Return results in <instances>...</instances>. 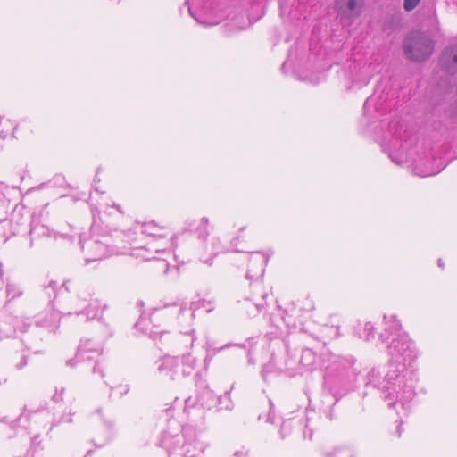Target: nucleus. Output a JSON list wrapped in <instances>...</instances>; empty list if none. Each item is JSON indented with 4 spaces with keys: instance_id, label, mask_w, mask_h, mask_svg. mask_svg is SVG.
I'll return each instance as SVG.
<instances>
[{
    "instance_id": "5fc2aeb1",
    "label": "nucleus",
    "mask_w": 457,
    "mask_h": 457,
    "mask_svg": "<svg viewBox=\"0 0 457 457\" xmlns=\"http://www.w3.org/2000/svg\"><path fill=\"white\" fill-rule=\"evenodd\" d=\"M0 137H1V138H3V139H4V138H5V134H4V131H1V132H0Z\"/></svg>"
},
{
    "instance_id": "9d476101",
    "label": "nucleus",
    "mask_w": 457,
    "mask_h": 457,
    "mask_svg": "<svg viewBox=\"0 0 457 457\" xmlns=\"http://www.w3.org/2000/svg\"><path fill=\"white\" fill-rule=\"evenodd\" d=\"M50 420L51 413L48 410L28 411L25 408L18 418L17 424L21 428L27 431L28 435L31 436V440L35 443L40 432L46 428Z\"/></svg>"
},
{
    "instance_id": "a19ab883",
    "label": "nucleus",
    "mask_w": 457,
    "mask_h": 457,
    "mask_svg": "<svg viewBox=\"0 0 457 457\" xmlns=\"http://www.w3.org/2000/svg\"><path fill=\"white\" fill-rule=\"evenodd\" d=\"M93 374L98 375L101 378H104L105 377L104 369L103 365H101L99 362H96L93 369H92Z\"/></svg>"
},
{
    "instance_id": "aec40b11",
    "label": "nucleus",
    "mask_w": 457,
    "mask_h": 457,
    "mask_svg": "<svg viewBox=\"0 0 457 457\" xmlns=\"http://www.w3.org/2000/svg\"><path fill=\"white\" fill-rule=\"evenodd\" d=\"M269 257L261 252L252 253L249 256V268L246 272L248 279L258 280L263 276Z\"/></svg>"
},
{
    "instance_id": "de8ad7c7",
    "label": "nucleus",
    "mask_w": 457,
    "mask_h": 457,
    "mask_svg": "<svg viewBox=\"0 0 457 457\" xmlns=\"http://www.w3.org/2000/svg\"><path fill=\"white\" fill-rule=\"evenodd\" d=\"M27 457H42V454L40 453H38L37 451L33 450L29 453Z\"/></svg>"
},
{
    "instance_id": "72a5a7b5",
    "label": "nucleus",
    "mask_w": 457,
    "mask_h": 457,
    "mask_svg": "<svg viewBox=\"0 0 457 457\" xmlns=\"http://www.w3.org/2000/svg\"><path fill=\"white\" fill-rule=\"evenodd\" d=\"M372 76L371 67L370 65H364L360 71V77H356L354 79V82L358 84L360 87L365 86L369 83L370 78Z\"/></svg>"
},
{
    "instance_id": "c9c22d12",
    "label": "nucleus",
    "mask_w": 457,
    "mask_h": 457,
    "mask_svg": "<svg viewBox=\"0 0 457 457\" xmlns=\"http://www.w3.org/2000/svg\"><path fill=\"white\" fill-rule=\"evenodd\" d=\"M129 391V386L128 384H120L115 386H110L109 397L118 396L122 397Z\"/></svg>"
},
{
    "instance_id": "37998d69",
    "label": "nucleus",
    "mask_w": 457,
    "mask_h": 457,
    "mask_svg": "<svg viewBox=\"0 0 457 457\" xmlns=\"http://www.w3.org/2000/svg\"><path fill=\"white\" fill-rule=\"evenodd\" d=\"M197 302L204 303V305H200V308H204L207 312H211L214 308V303L212 301L198 300Z\"/></svg>"
},
{
    "instance_id": "39448f33",
    "label": "nucleus",
    "mask_w": 457,
    "mask_h": 457,
    "mask_svg": "<svg viewBox=\"0 0 457 457\" xmlns=\"http://www.w3.org/2000/svg\"><path fill=\"white\" fill-rule=\"evenodd\" d=\"M168 228L159 225L154 220L146 222H136L128 230H121L117 233L116 237H121L125 244L133 245L135 242H148L153 239H159V245L162 250L173 245V237H170Z\"/></svg>"
},
{
    "instance_id": "c85d7f7f",
    "label": "nucleus",
    "mask_w": 457,
    "mask_h": 457,
    "mask_svg": "<svg viewBox=\"0 0 457 457\" xmlns=\"http://www.w3.org/2000/svg\"><path fill=\"white\" fill-rule=\"evenodd\" d=\"M209 225V219L206 217H203L197 221V224L195 226V232L197 235L198 239H200L203 243H205V241L208 238Z\"/></svg>"
},
{
    "instance_id": "f704fd0d",
    "label": "nucleus",
    "mask_w": 457,
    "mask_h": 457,
    "mask_svg": "<svg viewBox=\"0 0 457 457\" xmlns=\"http://www.w3.org/2000/svg\"><path fill=\"white\" fill-rule=\"evenodd\" d=\"M231 346H240V345H236V344H226L220 347H214L212 345V343L210 342H206V346H205V350H206V357H205V361L208 360V359H212L215 354L222 352L223 350L225 349H228Z\"/></svg>"
},
{
    "instance_id": "e433bc0d",
    "label": "nucleus",
    "mask_w": 457,
    "mask_h": 457,
    "mask_svg": "<svg viewBox=\"0 0 457 457\" xmlns=\"http://www.w3.org/2000/svg\"><path fill=\"white\" fill-rule=\"evenodd\" d=\"M326 457H353V453L347 447H337L328 452Z\"/></svg>"
},
{
    "instance_id": "6ab92c4d",
    "label": "nucleus",
    "mask_w": 457,
    "mask_h": 457,
    "mask_svg": "<svg viewBox=\"0 0 457 457\" xmlns=\"http://www.w3.org/2000/svg\"><path fill=\"white\" fill-rule=\"evenodd\" d=\"M155 366L160 377L174 380L179 375V359L176 356L165 355L156 361Z\"/></svg>"
},
{
    "instance_id": "473e14b6",
    "label": "nucleus",
    "mask_w": 457,
    "mask_h": 457,
    "mask_svg": "<svg viewBox=\"0 0 457 457\" xmlns=\"http://www.w3.org/2000/svg\"><path fill=\"white\" fill-rule=\"evenodd\" d=\"M88 300L80 299L79 295L77 296H71L69 299H67L66 302L62 303L60 304L61 312L62 315H69L66 311H64V308L71 307V306H79L80 304H87Z\"/></svg>"
},
{
    "instance_id": "a878e982",
    "label": "nucleus",
    "mask_w": 457,
    "mask_h": 457,
    "mask_svg": "<svg viewBox=\"0 0 457 457\" xmlns=\"http://www.w3.org/2000/svg\"><path fill=\"white\" fill-rule=\"evenodd\" d=\"M179 359V364H181V371L183 376L191 375L197 366V359L194 357L190 353L183 354Z\"/></svg>"
},
{
    "instance_id": "f3484780",
    "label": "nucleus",
    "mask_w": 457,
    "mask_h": 457,
    "mask_svg": "<svg viewBox=\"0 0 457 457\" xmlns=\"http://www.w3.org/2000/svg\"><path fill=\"white\" fill-rule=\"evenodd\" d=\"M308 419L307 418H292L285 420L280 428V434L282 438H285L287 436H289L291 432H294L295 435H299L302 438H312V432L308 431Z\"/></svg>"
},
{
    "instance_id": "a18cd8bd",
    "label": "nucleus",
    "mask_w": 457,
    "mask_h": 457,
    "mask_svg": "<svg viewBox=\"0 0 457 457\" xmlns=\"http://www.w3.org/2000/svg\"><path fill=\"white\" fill-rule=\"evenodd\" d=\"M26 364H27V357H26L25 355H23V356L21 357V362L17 363V364L15 365V368H16L17 370H21V369H22Z\"/></svg>"
},
{
    "instance_id": "6e6552de",
    "label": "nucleus",
    "mask_w": 457,
    "mask_h": 457,
    "mask_svg": "<svg viewBox=\"0 0 457 457\" xmlns=\"http://www.w3.org/2000/svg\"><path fill=\"white\" fill-rule=\"evenodd\" d=\"M69 281L63 282L57 290V283L50 281L49 284L44 288L43 295L48 297V303L46 308L40 312L36 320V325L43 328H47L51 331H54L59 325V321L62 313L60 311L54 309L53 303L57 296H62L65 293H68Z\"/></svg>"
},
{
    "instance_id": "4d7b16f0",
    "label": "nucleus",
    "mask_w": 457,
    "mask_h": 457,
    "mask_svg": "<svg viewBox=\"0 0 457 457\" xmlns=\"http://www.w3.org/2000/svg\"><path fill=\"white\" fill-rule=\"evenodd\" d=\"M282 321H284L287 324V326H289V322L287 321L284 318H282Z\"/></svg>"
},
{
    "instance_id": "5701e85b",
    "label": "nucleus",
    "mask_w": 457,
    "mask_h": 457,
    "mask_svg": "<svg viewBox=\"0 0 457 457\" xmlns=\"http://www.w3.org/2000/svg\"><path fill=\"white\" fill-rule=\"evenodd\" d=\"M300 364L303 371H312L318 367L322 369V355L318 358L312 349L306 348L302 353Z\"/></svg>"
},
{
    "instance_id": "f257e3e1",
    "label": "nucleus",
    "mask_w": 457,
    "mask_h": 457,
    "mask_svg": "<svg viewBox=\"0 0 457 457\" xmlns=\"http://www.w3.org/2000/svg\"><path fill=\"white\" fill-rule=\"evenodd\" d=\"M389 361L383 367L372 368L366 377V386L376 388L389 409L403 414L410 408L415 393L416 376L407 369L419 355L408 334H399L386 345Z\"/></svg>"
},
{
    "instance_id": "f03ea898",
    "label": "nucleus",
    "mask_w": 457,
    "mask_h": 457,
    "mask_svg": "<svg viewBox=\"0 0 457 457\" xmlns=\"http://www.w3.org/2000/svg\"><path fill=\"white\" fill-rule=\"evenodd\" d=\"M381 135L378 141L388 157L396 164L411 162L412 172L420 177H428L438 173L428 159L420 158L419 161L411 157V146L416 144V135L404 123L395 118L390 122L386 119L379 120Z\"/></svg>"
},
{
    "instance_id": "c756f323",
    "label": "nucleus",
    "mask_w": 457,
    "mask_h": 457,
    "mask_svg": "<svg viewBox=\"0 0 457 457\" xmlns=\"http://www.w3.org/2000/svg\"><path fill=\"white\" fill-rule=\"evenodd\" d=\"M442 61L447 64L449 70H457V48H446L442 54Z\"/></svg>"
},
{
    "instance_id": "603ef678",
    "label": "nucleus",
    "mask_w": 457,
    "mask_h": 457,
    "mask_svg": "<svg viewBox=\"0 0 457 457\" xmlns=\"http://www.w3.org/2000/svg\"><path fill=\"white\" fill-rule=\"evenodd\" d=\"M7 421V416L4 415L2 411H0V422H6Z\"/></svg>"
},
{
    "instance_id": "3c124183",
    "label": "nucleus",
    "mask_w": 457,
    "mask_h": 457,
    "mask_svg": "<svg viewBox=\"0 0 457 457\" xmlns=\"http://www.w3.org/2000/svg\"><path fill=\"white\" fill-rule=\"evenodd\" d=\"M193 401L191 400V398H187L185 402V404H186V407H185V411L187 412L188 408H189V405L191 404Z\"/></svg>"
},
{
    "instance_id": "412c9836",
    "label": "nucleus",
    "mask_w": 457,
    "mask_h": 457,
    "mask_svg": "<svg viewBox=\"0 0 457 457\" xmlns=\"http://www.w3.org/2000/svg\"><path fill=\"white\" fill-rule=\"evenodd\" d=\"M383 320L385 328L379 336L383 343L391 341L393 337H397L399 334H407L403 331L401 322L395 314H385Z\"/></svg>"
},
{
    "instance_id": "7c9ffc66",
    "label": "nucleus",
    "mask_w": 457,
    "mask_h": 457,
    "mask_svg": "<svg viewBox=\"0 0 457 457\" xmlns=\"http://www.w3.org/2000/svg\"><path fill=\"white\" fill-rule=\"evenodd\" d=\"M22 295H23V288L20 284H18L16 282H12V281L7 282L6 297H7L8 302L16 299V298L21 296Z\"/></svg>"
},
{
    "instance_id": "0e129e2a",
    "label": "nucleus",
    "mask_w": 457,
    "mask_h": 457,
    "mask_svg": "<svg viewBox=\"0 0 457 457\" xmlns=\"http://www.w3.org/2000/svg\"><path fill=\"white\" fill-rule=\"evenodd\" d=\"M107 425H108V426H112V422L109 420V421L107 422Z\"/></svg>"
},
{
    "instance_id": "423d86ee",
    "label": "nucleus",
    "mask_w": 457,
    "mask_h": 457,
    "mask_svg": "<svg viewBox=\"0 0 457 457\" xmlns=\"http://www.w3.org/2000/svg\"><path fill=\"white\" fill-rule=\"evenodd\" d=\"M200 305H204V303L181 302L180 303L173 304L170 308L167 307L163 311V314H175L178 325L180 326L182 329H185V331H180V335L177 338V343L183 345L186 350L191 348L196 340L195 330L191 328V327L195 320V312L200 309Z\"/></svg>"
},
{
    "instance_id": "bb28decb",
    "label": "nucleus",
    "mask_w": 457,
    "mask_h": 457,
    "mask_svg": "<svg viewBox=\"0 0 457 457\" xmlns=\"http://www.w3.org/2000/svg\"><path fill=\"white\" fill-rule=\"evenodd\" d=\"M219 397L213 391L206 388L202 391L199 395L198 401L202 407L211 409L218 405Z\"/></svg>"
},
{
    "instance_id": "58836bf2",
    "label": "nucleus",
    "mask_w": 457,
    "mask_h": 457,
    "mask_svg": "<svg viewBox=\"0 0 457 457\" xmlns=\"http://www.w3.org/2000/svg\"><path fill=\"white\" fill-rule=\"evenodd\" d=\"M101 209H103V211H98L97 209H93L92 210L93 219H94V223H93V226H92V230L93 231H95L96 229V214L100 215L101 212H104L105 213L107 212V209H108L107 204H105L104 205H101Z\"/></svg>"
},
{
    "instance_id": "69168bd1",
    "label": "nucleus",
    "mask_w": 457,
    "mask_h": 457,
    "mask_svg": "<svg viewBox=\"0 0 457 457\" xmlns=\"http://www.w3.org/2000/svg\"><path fill=\"white\" fill-rule=\"evenodd\" d=\"M286 65H287V62L283 63L282 69H284Z\"/></svg>"
},
{
    "instance_id": "dca6fc26",
    "label": "nucleus",
    "mask_w": 457,
    "mask_h": 457,
    "mask_svg": "<svg viewBox=\"0 0 457 457\" xmlns=\"http://www.w3.org/2000/svg\"><path fill=\"white\" fill-rule=\"evenodd\" d=\"M253 291L250 298L246 299V311L248 315H256L266 304V297L268 295L265 291L264 286L262 282L256 280L255 283L251 285Z\"/></svg>"
},
{
    "instance_id": "20e7f679",
    "label": "nucleus",
    "mask_w": 457,
    "mask_h": 457,
    "mask_svg": "<svg viewBox=\"0 0 457 457\" xmlns=\"http://www.w3.org/2000/svg\"><path fill=\"white\" fill-rule=\"evenodd\" d=\"M182 434L165 431L161 438L160 445L169 453L170 457L174 456V451L180 447L182 457H204L208 444L194 439L196 436L195 429L190 425H185L181 428Z\"/></svg>"
},
{
    "instance_id": "79ce46f5",
    "label": "nucleus",
    "mask_w": 457,
    "mask_h": 457,
    "mask_svg": "<svg viewBox=\"0 0 457 457\" xmlns=\"http://www.w3.org/2000/svg\"><path fill=\"white\" fill-rule=\"evenodd\" d=\"M245 227H241L238 230H237V236L231 240V244L233 246H237V243L239 242L240 238H244V233H245Z\"/></svg>"
},
{
    "instance_id": "2f4dec72",
    "label": "nucleus",
    "mask_w": 457,
    "mask_h": 457,
    "mask_svg": "<svg viewBox=\"0 0 457 457\" xmlns=\"http://www.w3.org/2000/svg\"><path fill=\"white\" fill-rule=\"evenodd\" d=\"M287 370V367H283L278 365L277 359L275 356H272L271 361L266 364L262 369V377L263 379L266 380L269 373H280Z\"/></svg>"
},
{
    "instance_id": "e2e57ef3",
    "label": "nucleus",
    "mask_w": 457,
    "mask_h": 457,
    "mask_svg": "<svg viewBox=\"0 0 457 457\" xmlns=\"http://www.w3.org/2000/svg\"><path fill=\"white\" fill-rule=\"evenodd\" d=\"M275 326L278 327V328H280L281 324L280 323H276Z\"/></svg>"
},
{
    "instance_id": "bf43d9fd",
    "label": "nucleus",
    "mask_w": 457,
    "mask_h": 457,
    "mask_svg": "<svg viewBox=\"0 0 457 457\" xmlns=\"http://www.w3.org/2000/svg\"><path fill=\"white\" fill-rule=\"evenodd\" d=\"M438 265H439L440 267H443V262H442V261H441V260H438Z\"/></svg>"
},
{
    "instance_id": "a211bd4d",
    "label": "nucleus",
    "mask_w": 457,
    "mask_h": 457,
    "mask_svg": "<svg viewBox=\"0 0 457 457\" xmlns=\"http://www.w3.org/2000/svg\"><path fill=\"white\" fill-rule=\"evenodd\" d=\"M6 210L4 206L0 207V228H4L2 236L3 240L5 242L10 237L14 236L21 232V227L25 224L21 221L15 212L12 214L11 219H6Z\"/></svg>"
},
{
    "instance_id": "4be33fe9",
    "label": "nucleus",
    "mask_w": 457,
    "mask_h": 457,
    "mask_svg": "<svg viewBox=\"0 0 457 457\" xmlns=\"http://www.w3.org/2000/svg\"><path fill=\"white\" fill-rule=\"evenodd\" d=\"M190 15L200 24L204 26H214L219 24L224 18L222 13L218 12L217 8L211 10L203 9L200 12H196L190 5L188 7Z\"/></svg>"
},
{
    "instance_id": "8fccbe9b",
    "label": "nucleus",
    "mask_w": 457,
    "mask_h": 457,
    "mask_svg": "<svg viewBox=\"0 0 457 457\" xmlns=\"http://www.w3.org/2000/svg\"><path fill=\"white\" fill-rule=\"evenodd\" d=\"M159 334H161V336H162L163 333L162 332H159V331H151L150 332V336L154 339H156L157 338V335H159Z\"/></svg>"
},
{
    "instance_id": "4468645a",
    "label": "nucleus",
    "mask_w": 457,
    "mask_h": 457,
    "mask_svg": "<svg viewBox=\"0 0 457 457\" xmlns=\"http://www.w3.org/2000/svg\"><path fill=\"white\" fill-rule=\"evenodd\" d=\"M30 324L29 318L18 319L6 312H0V333L5 337L13 336L17 330L25 332Z\"/></svg>"
},
{
    "instance_id": "393cba45",
    "label": "nucleus",
    "mask_w": 457,
    "mask_h": 457,
    "mask_svg": "<svg viewBox=\"0 0 457 457\" xmlns=\"http://www.w3.org/2000/svg\"><path fill=\"white\" fill-rule=\"evenodd\" d=\"M30 236L32 240L41 237H53L56 239L58 237V233L50 229L45 224H41L37 221H33L30 228Z\"/></svg>"
},
{
    "instance_id": "6e6d98bb",
    "label": "nucleus",
    "mask_w": 457,
    "mask_h": 457,
    "mask_svg": "<svg viewBox=\"0 0 457 457\" xmlns=\"http://www.w3.org/2000/svg\"><path fill=\"white\" fill-rule=\"evenodd\" d=\"M3 230H4V228H0V239L1 238L3 239V236H2Z\"/></svg>"
},
{
    "instance_id": "4c0bfd02",
    "label": "nucleus",
    "mask_w": 457,
    "mask_h": 457,
    "mask_svg": "<svg viewBox=\"0 0 457 457\" xmlns=\"http://www.w3.org/2000/svg\"><path fill=\"white\" fill-rule=\"evenodd\" d=\"M218 404L220 405V409L232 410L233 403L230 399L229 393L226 392L222 396L219 397Z\"/></svg>"
},
{
    "instance_id": "7ed1b4c3",
    "label": "nucleus",
    "mask_w": 457,
    "mask_h": 457,
    "mask_svg": "<svg viewBox=\"0 0 457 457\" xmlns=\"http://www.w3.org/2000/svg\"><path fill=\"white\" fill-rule=\"evenodd\" d=\"M323 386L334 397L354 389L361 368L353 355L322 354Z\"/></svg>"
},
{
    "instance_id": "864d4df0",
    "label": "nucleus",
    "mask_w": 457,
    "mask_h": 457,
    "mask_svg": "<svg viewBox=\"0 0 457 457\" xmlns=\"http://www.w3.org/2000/svg\"><path fill=\"white\" fill-rule=\"evenodd\" d=\"M245 455V453L243 452H236L234 454L235 457H244Z\"/></svg>"
},
{
    "instance_id": "9b49d317",
    "label": "nucleus",
    "mask_w": 457,
    "mask_h": 457,
    "mask_svg": "<svg viewBox=\"0 0 457 457\" xmlns=\"http://www.w3.org/2000/svg\"><path fill=\"white\" fill-rule=\"evenodd\" d=\"M403 48L409 59L421 62L431 55L434 45L428 36L416 32L405 38Z\"/></svg>"
},
{
    "instance_id": "13d9d810",
    "label": "nucleus",
    "mask_w": 457,
    "mask_h": 457,
    "mask_svg": "<svg viewBox=\"0 0 457 457\" xmlns=\"http://www.w3.org/2000/svg\"><path fill=\"white\" fill-rule=\"evenodd\" d=\"M4 382H5V378H0V385Z\"/></svg>"
},
{
    "instance_id": "cd10ccee",
    "label": "nucleus",
    "mask_w": 457,
    "mask_h": 457,
    "mask_svg": "<svg viewBox=\"0 0 457 457\" xmlns=\"http://www.w3.org/2000/svg\"><path fill=\"white\" fill-rule=\"evenodd\" d=\"M355 334L365 341L374 338L375 327L371 322L359 323L355 328Z\"/></svg>"
},
{
    "instance_id": "052dcab7",
    "label": "nucleus",
    "mask_w": 457,
    "mask_h": 457,
    "mask_svg": "<svg viewBox=\"0 0 457 457\" xmlns=\"http://www.w3.org/2000/svg\"><path fill=\"white\" fill-rule=\"evenodd\" d=\"M2 276H3V270H2V268L0 267V279L2 278Z\"/></svg>"
},
{
    "instance_id": "680f3d73",
    "label": "nucleus",
    "mask_w": 457,
    "mask_h": 457,
    "mask_svg": "<svg viewBox=\"0 0 457 457\" xmlns=\"http://www.w3.org/2000/svg\"><path fill=\"white\" fill-rule=\"evenodd\" d=\"M249 362H252V353H249Z\"/></svg>"
},
{
    "instance_id": "09e8293b",
    "label": "nucleus",
    "mask_w": 457,
    "mask_h": 457,
    "mask_svg": "<svg viewBox=\"0 0 457 457\" xmlns=\"http://www.w3.org/2000/svg\"><path fill=\"white\" fill-rule=\"evenodd\" d=\"M111 209H115L118 212L122 213V210L120 205L112 204V206H110Z\"/></svg>"
},
{
    "instance_id": "ea45409f",
    "label": "nucleus",
    "mask_w": 457,
    "mask_h": 457,
    "mask_svg": "<svg viewBox=\"0 0 457 457\" xmlns=\"http://www.w3.org/2000/svg\"><path fill=\"white\" fill-rule=\"evenodd\" d=\"M420 0H404L403 7L405 11L411 12L420 4Z\"/></svg>"
},
{
    "instance_id": "338daca9",
    "label": "nucleus",
    "mask_w": 457,
    "mask_h": 457,
    "mask_svg": "<svg viewBox=\"0 0 457 457\" xmlns=\"http://www.w3.org/2000/svg\"><path fill=\"white\" fill-rule=\"evenodd\" d=\"M397 431H398V436H401V431L399 429Z\"/></svg>"
},
{
    "instance_id": "b1692460",
    "label": "nucleus",
    "mask_w": 457,
    "mask_h": 457,
    "mask_svg": "<svg viewBox=\"0 0 457 457\" xmlns=\"http://www.w3.org/2000/svg\"><path fill=\"white\" fill-rule=\"evenodd\" d=\"M204 244V250L206 254L209 255V258L203 259L202 261L206 263L209 262V261H212L214 256L223 252L225 249L220 241V238L218 237H212L209 241L206 240Z\"/></svg>"
},
{
    "instance_id": "1a4fd4ad",
    "label": "nucleus",
    "mask_w": 457,
    "mask_h": 457,
    "mask_svg": "<svg viewBox=\"0 0 457 457\" xmlns=\"http://www.w3.org/2000/svg\"><path fill=\"white\" fill-rule=\"evenodd\" d=\"M127 249L128 251L130 250L129 253L135 258L144 261H162L163 263L164 273L169 272L170 264L169 263L168 257L171 256V246L162 250V247L159 245V239H153L145 243L135 242V244L129 245V247H127Z\"/></svg>"
},
{
    "instance_id": "ddd939ff",
    "label": "nucleus",
    "mask_w": 457,
    "mask_h": 457,
    "mask_svg": "<svg viewBox=\"0 0 457 457\" xmlns=\"http://www.w3.org/2000/svg\"><path fill=\"white\" fill-rule=\"evenodd\" d=\"M105 307V304H102L98 299H90L87 301V304L64 308V311H66L69 315L83 314L87 317V320H101Z\"/></svg>"
},
{
    "instance_id": "f8f14e48",
    "label": "nucleus",
    "mask_w": 457,
    "mask_h": 457,
    "mask_svg": "<svg viewBox=\"0 0 457 457\" xmlns=\"http://www.w3.org/2000/svg\"><path fill=\"white\" fill-rule=\"evenodd\" d=\"M391 107L387 103V95L374 93L364 103L363 105V121L370 125L375 122L373 120H379Z\"/></svg>"
},
{
    "instance_id": "0eeeda50",
    "label": "nucleus",
    "mask_w": 457,
    "mask_h": 457,
    "mask_svg": "<svg viewBox=\"0 0 457 457\" xmlns=\"http://www.w3.org/2000/svg\"><path fill=\"white\" fill-rule=\"evenodd\" d=\"M120 231H115L114 235H95L88 239L81 242V249L85 254L86 262L102 260L112 254H126L128 249L126 245L111 246V239L113 237L115 242H122L121 237L117 238L116 235Z\"/></svg>"
},
{
    "instance_id": "c03bdc74",
    "label": "nucleus",
    "mask_w": 457,
    "mask_h": 457,
    "mask_svg": "<svg viewBox=\"0 0 457 457\" xmlns=\"http://www.w3.org/2000/svg\"><path fill=\"white\" fill-rule=\"evenodd\" d=\"M8 187L4 183H0V200L5 196Z\"/></svg>"
},
{
    "instance_id": "49530a36",
    "label": "nucleus",
    "mask_w": 457,
    "mask_h": 457,
    "mask_svg": "<svg viewBox=\"0 0 457 457\" xmlns=\"http://www.w3.org/2000/svg\"><path fill=\"white\" fill-rule=\"evenodd\" d=\"M299 79H302V80H304V81H308L310 83H313V84H317L319 82V79L315 78H307V77H302V76H299Z\"/></svg>"
},
{
    "instance_id": "2eb2a0df",
    "label": "nucleus",
    "mask_w": 457,
    "mask_h": 457,
    "mask_svg": "<svg viewBox=\"0 0 457 457\" xmlns=\"http://www.w3.org/2000/svg\"><path fill=\"white\" fill-rule=\"evenodd\" d=\"M103 353L102 344L91 339L81 340L74 360L67 361V365L74 367L79 361L93 360Z\"/></svg>"
}]
</instances>
